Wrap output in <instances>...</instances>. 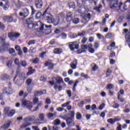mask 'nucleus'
I'll use <instances>...</instances> for the list:
<instances>
[{
  "label": "nucleus",
  "mask_w": 130,
  "mask_h": 130,
  "mask_svg": "<svg viewBox=\"0 0 130 130\" xmlns=\"http://www.w3.org/2000/svg\"><path fill=\"white\" fill-rule=\"evenodd\" d=\"M87 38L85 37H83L82 40L81 41V43H86L87 42Z\"/></svg>",
  "instance_id": "680f3d73"
},
{
  "label": "nucleus",
  "mask_w": 130,
  "mask_h": 130,
  "mask_svg": "<svg viewBox=\"0 0 130 130\" xmlns=\"http://www.w3.org/2000/svg\"><path fill=\"white\" fill-rule=\"evenodd\" d=\"M22 11L23 12H20L19 15L21 17H28L29 16V10H28L27 8H24L22 9Z\"/></svg>",
  "instance_id": "6e6552de"
},
{
  "label": "nucleus",
  "mask_w": 130,
  "mask_h": 130,
  "mask_svg": "<svg viewBox=\"0 0 130 130\" xmlns=\"http://www.w3.org/2000/svg\"><path fill=\"white\" fill-rule=\"evenodd\" d=\"M43 6V2L42 0H36V6L37 9H41Z\"/></svg>",
  "instance_id": "9b49d317"
},
{
  "label": "nucleus",
  "mask_w": 130,
  "mask_h": 130,
  "mask_svg": "<svg viewBox=\"0 0 130 130\" xmlns=\"http://www.w3.org/2000/svg\"><path fill=\"white\" fill-rule=\"evenodd\" d=\"M13 3L17 8H20L21 7V3H20L19 0H13Z\"/></svg>",
  "instance_id": "412c9836"
},
{
  "label": "nucleus",
  "mask_w": 130,
  "mask_h": 130,
  "mask_svg": "<svg viewBox=\"0 0 130 130\" xmlns=\"http://www.w3.org/2000/svg\"><path fill=\"white\" fill-rule=\"evenodd\" d=\"M69 8H73V9H75V3H70Z\"/></svg>",
  "instance_id": "5fc2aeb1"
},
{
  "label": "nucleus",
  "mask_w": 130,
  "mask_h": 130,
  "mask_svg": "<svg viewBox=\"0 0 130 130\" xmlns=\"http://www.w3.org/2000/svg\"><path fill=\"white\" fill-rule=\"evenodd\" d=\"M110 2L111 3V9L120 10V11H121V12H124V11H125V8H126V6H130V0L126 1L124 4L123 7L122 8H121V7H122V4L120 3V4H118L117 3V0H110Z\"/></svg>",
  "instance_id": "f257e3e1"
},
{
  "label": "nucleus",
  "mask_w": 130,
  "mask_h": 130,
  "mask_svg": "<svg viewBox=\"0 0 130 130\" xmlns=\"http://www.w3.org/2000/svg\"><path fill=\"white\" fill-rule=\"evenodd\" d=\"M110 74H111V70L109 69L107 71V77H109Z\"/></svg>",
  "instance_id": "0e129e2a"
},
{
  "label": "nucleus",
  "mask_w": 130,
  "mask_h": 130,
  "mask_svg": "<svg viewBox=\"0 0 130 130\" xmlns=\"http://www.w3.org/2000/svg\"><path fill=\"white\" fill-rule=\"evenodd\" d=\"M26 22L27 23L28 27V28H29V29H32V28H35V26L36 25H35L32 23H32V22H33V18H30L26 20Z\"/></svg>",
  "instance_id": "1a4fd4ad"
},
{
  "label": "nucleus",
  "mask_w": 130,
  "mask_h": 130,
  "mask_svg": "<svg viewBox=\"0 0 130 130\" xmlns=\"http://www.w3.org/2000/svg\"><path fill=\"white\" fill-rule=\"evenodd\" d=\"M117 130H122L121 128V125L120 124H118V126H117Z\"/></svg>",
  "instance_id": "774afa93"
},
{
  "label": "nucleus",
  "mask_w": 130,
  "mask_h": 130,
  "mask_svg": "<svg viewBox=\"0 0 130 130\" xmlns=\"http://www.w3.org/2000/svg\"><path fill=\"white\" fill-rule=\"evenodd\" d=\"M70 67L73 70H76V69H77V64H76L72 63L71 64Z\"/></svg>",
  "instance_id": "79ce46f5"
},
{
  "label": "nucleus",
  "mask_w": 130,
  "mask_h": 130,
  "mask_svg": "<svg viewBox=\"0 0 130 130\" xmlns=\"http://www.w3.org/2000/svg\"><path fill=\"white\" fill-rule=\"evenodd\" d=\"M92 71H93V72H95V71H96V70H98V66H97V64H92Z\"/></svg>",
  "instance_id": "473e14b6"
},
{
  "label": "nucleus",
  "mask_w": 130,
  "mask_h": 130,
  "mask_svg": "<svg viewBox=\"0 0 130 130\" xmlns=\"http://www.w3.org/2000/svg\"><path fill=\"white\" fill-rule=\"evenodd\" d=\"M35 72V70L32 69V67H29L28 68V72L27 73V76H30Z\"/></svg>",
  "instance_id": "4be33fe9"
},
{
  "label": "nucleus",
  "mask_w": 130,
  "mask_h": 130,
  "mask_svg": "<svg viewBox=\"0 0 130 130\" xmlns=\"http://www.w3.org/2000/svg\"><path fill=\"white\" fill-rule=\"evenodd\" d=\"M86 0H78L77 5L78 7H80V8L78 9V11H77V12H78L79 14H83L84 12H86V8L81 7H84L86 4Z\"/></svg>",
  "instance_id": "7ed1b4c3"
},
{
  "label": "nucleus",
  "mask_w": 130,
  "mask_h": 130,
  "mask_svg": "<svg viewBox=\"0 0 130 130\" xmlns=\"http://www.w3.org/2000/svg\"><path fill=\"white\" fill-rule=\"evenodd\" d=\"M44 94H46V90L36 92L34 96H35V97H36V96H41V95H43Z\"/></svg>",
  "instance_id": "4468645a"
},
{
  "label": "nucleus",
  "mask_w": 130,
  "mask_h": 130,
  "mask_svg": "<svg viewBox=\"0 0 130 130\" xmlns=\"http://www.w3.org/2000/svg\"><path fill=\"white\" fill-rule=\"evenodd\" d=\"M77 119H81L82 118V115L80 113L76 114Z\"/></svg>",
  "instance_id": "a18cd8bd"
},
{
  "label": "nucleus",
  "mask_w": 130,
  "mask_h": 130,
  "mask_svg": "<svg viewBox=\"0 0 130 130\" xmlns=\"http://www.w3.org/2000/svg\"><path fill=\"white\" fill-rule=\"evenodd\" d=\"M38 101H39L38 98H37V97L34 98V99H33L34 104H36V103H37Z\"/></svg>",
  "instance_id": "8fccbe9b"
},
{
  "label": "nucleus",
  "mask_w": 130,
  "mask_h": 130,
  "mask_svg": "<svg viewBox=\"0 0 130 130\" xmlns=\"http://www.w3.org/2000/svg\"><path fill=\"white\" fill-rule=\"evenodd\" d=\"M61 36L62 39H66V38H67V35L66 34H62Z\"/></svg>",
  "instance_id": "69168bd1"
},
{
  "label": "nucleus",
  "mask_w": 130,
  "mask_h": 130,
  "mask_svg": "<svg viewBox=\"0 0 130 130\" xmlns=\"http://www.w3.org/2000/svg\"><path fill=\"white\" fill-rule=\"evenodd\" d=\"M21 105L22 107H26L28 109H31L33 107V104L25 99L21 100Z\"/></svg>",
  "instance_id": "39448f33"
},
{
  "label": "nucleus",
  "mask_w": 130,
  "mask_h": 130,
  "mask_svg": "<svg viewBox=\"0 0 130 130\" xmlns=\"http://www.w3.org/2000/svg\"><path fill=\"white\" fill-rule=\"evenodd\" d=\"M73 12H68L67 13V16L66 18V20L68 21H71L72 20V17H73Z\"/></svg>",
  "instance_id": "f3484780"
},
{
  "label": "nucleus",
  "mask_w": 130,
  "mask_h": 130,
  "mask_svg": "<svg viewBox=\"0 0 130 130\" xmlns=\"http://www.w3.org/2000/svg\"><path fill=\"white\" fill-rule=\"evenodd\" d=\"M12 62H13V61L12 60H10L7 62V66L8 68H11V67H12Z\"/></svg>",
  "instance_id": "09e8293b"
},
{
  "label": "nucleus",
  "mask_w": 130,
  "mask_h": 130,
  "mask_svg": "<svg viewBox=\"0 0 130 130\" xmlns=\"http://www.w3.org/2000/svg\"><path fill=\"white\" fill-rule=\"evenodd\" d=\"M88 50L90 53H94V52H95V50L93 48L89 49Z\"/></svg>",
  "instance_id": "338daca9"
},
{
  "label": "nucleus",
  "mask_w": 130,
  "mask_h": 130,
  "mask_svg": "<svg viewBox=\"0 0 130 130\" xmlns=\"http://www.w3.org/2000/svg\"><path fill=\"white\" fill-rule=\"evenodd\" d=\"M35 44V41H33V40H30L28 43V45H32V44Z\"/></svg>",
  "instance_id": "bf43d9fd"
},
{
  "label": "nucleus",
  "mask_w": 130,
  "mask_h": 130,
  "mask_svg": "<svg viewBox=\"0 0 130 130\" xmlns=\"http://www.w3.org/2000/svg\"><path fill=\"white\" fill-rule=\"evenodd\" d=\"M54 89H55V90H58L59 91H61V90H62V86L59 85V86H57V84H55L54 86Z\"/></svg>",
  "instance_id": "c85d7f7f"
},
{
  "label": "nucleus",
  "mask_w": 130,
  "mask_h": 130,
  "mask_svg": "<svg viewBox=\"0 0 130 130\" xmlns=\"http://www.w3.org/2000/svg\"><path fill=\"white\" fill-rule=\"evenodd\" d=\"M10 111V108L7 107L5 108L4 109V113L6 114V115H7V116H9L10 117H12V116H14V114L16 113V110H12L10 112H9Z\"/></svg>",
  "instance_id": "423d86ee"
},
{
  "label": "nucleus",
  "mask_w": 130,
  "mask_h": 130,
  "mask_svg": "<svg viewBox=\"0 0 130 130\" xmlns=\"http://www.w3.org/2000/svg\"><path fill=\"white\" fill-rule=\"evenodd\" d=\"M102 8V5H100L99 7H95L94 8H93V9L95 11H96L97 12H100V9H101Z\"/></svg>",
  "instance_id": "e433bc0d"
},
{
  "label": "nucleus",
  "mask_w": 130,
  "mask_h": 130,
  "mask_svg": "<svg viewBox=\"0 0 130 130\" xmlns=\"http://www.w3.org/2000/svg\"><path fill=\"white\" fill-rule=\"evenodd\" d=\"M100 45V44H99V43H98L97 42H94V47L95 48H99Z\"/></svg>",
  "instance_id": "864d4df0"
},
{
  "label": "nucleus",
  "mask_w": 130,
  "mask_h": 130,
  "mask_svg": "<svg viewBox=\"0 0 130 130\" xmlns=\"http://www.w3.org/2000/svg\"><path fill=\"white\" fill-rule=\"evenodd\" d=\"M53 124H54V125H59V124H60V120L58 119H55L53 121Z\"/></svg>",
  "instance_id": "cd10ccee"
},
{
  "label": "nucleus",
  "mask_w": 130,
  "mask_h": 130,
  "mask_svg": "<svg viewBox=\"0 0 130 130\" xmlns=\"http://www.w3.org/2000/svg\"><path fill=\"white\" fill-rule=\"evenodd\" d=\"M36 26H40V30L42 31V30H43V28L44 27V24H43L41 22L39 21L37 22Z\"/></svg>",
  "instance_id": "aec40b11"
},
{
  "label": "nucleus",
  "mask_w": 130,
  "mask_h": 130,
  "mask_svg": "<svg viewBox=\"0 0 130 130\" xmlns=\"http://www.w3.org/2000/svg\"><path fill=\"white\" fill-rule=\"evenodd\" d=\"M111 37H112V35L110 33H108L106 36V38H108V39H110Z\"/></svg>",
  "instance_id": "3c124183"
},
{
  "label": "nucleus",
  "mask_w": 130,
  "mask_h": 130,
  "mask_svg": "<svg viewBox=\"0 0 130 130\" xmlns=\"http://www.w3.org/2000/svg\"><path fill=\"white\" fill-rule=\"evenodd\" d=\"M71 117H68L66 119L67 125L68 126H75V122H74V116H75V112H71L69 114Z\"/></svg>",
  "instance_id": "20e7f679"
},
{
  "label": "nucleus",
  "mask_w": 130,
  "mask_h": 130,
  "mask_svg": "<svg viewBox=\"0 0 130 130\" xmlns=\"http://www.w3.org/2000/svg\"><path fill=\"white\" fill-rule=\"evenodd\" d=\"M20 34L16 32H10L8 35V37L10 40L12 41H15L17 38L20 37Z\"/></svg>",
  "instance_id": "0eeeda50"
},
{
  "label": "nucleus",
  "mask_w": 130,
  "mask_h": 130,
  "mask_svg": "<svg viewBox=\"0 0 130 130\" xmlns=\"http://www.w3.org/2000/svg\"><path fill=\"white\" fill-rule=\"evenodd\" d=\"M11 125V121H9L8 123H5L4 125L1 127V128H3L4 129H7V128L10 127Z\"/></svg>",
  "instance_id": "a211bd4d"
},
{
  "label": "nucleus",
  "mask_w": 130,
  "mask_h": 130,
  "mask_svg": "<svg viewBox=\"0 0 130 130\" xmlns=\"http://www.w3.org/2000/svg\"><path fill=\"white\" fill-rule=\"evenodd\" d=\"M61 52H62V49L60 48H56L54 50V53H55L56 54H60Z\"/></svg>",
  "instance_id": "5701e85b"
},
{
  "label": "nucleus",
  "mask_w": 130,
  "mask_h": 130,
  "mask_svg": "<svg viewBox=\"0 0 130 130\" xmlns=\"http://www.w3.org/2000/svg\"><path fill=\"white\" fill-rule=\"evenodd\" d=\"M3 20L5 22L11 23V22L14 20V18L12 16H4L3 17Z\"/></svg>",
  "instance_id": "f8f14e48"
},
{
  "label": "nucleus",
  "mask_w": 130,
  "mask_h": 130,
  "mask_svg": "<svg viewBox=\"0 0 130 130\" xmlns=\"http://www.w3.org/2000/svg\"><path fill=\"white\" fill-rule=\"evenodd\" d=\"M91 109H92V110H95L97 109V106H96V105H95V104H93L91 106Z\"/></svg>",
  "instance_id": "13d9d810"
},
{
  "label": "nucleus",
  "mask_w": 130,
  "mask_h": 130,
  "mask_svg": "<svg viewBox=\"0 0 130 130\" xmlns=\"http://www.w3.org/2000/svg\"><path fill=\"white\" fill-rule=\"evenodd\" d=\"M78 84H79V81L77 80L74 85H73V91L74 92H75L76 91V88H77V86H78Z\"/></svg>",
  "instance_id": "7c9ffc66"
},
{
  "label": "nucleus",
  "mask_w": 130,
  "mask_h": 130,
  "mask_svg": "<svg viewBox=\"0 0 130 130\" xmlns=\"http://www.w3.org/2000/svg\"><path fill=\"white\" fill-rule=\"evenodd\" d=\"M19 78L21 80H25V79H27V77L25 73L22 72L19 74Z\"/></svg>",
  "instance_id": "6ab92c4d"
},
{
  "label": "nucleus",
  "mask_w": 130,
  "mask_h": 130,
  "mask_svg": "<svg viewBox=\"0 0 130 130\" xmlns=\"http://www.w3.org/2000/svg\"><path fill=\"white\" fill-rule=\"evenodd\" d=\"M89 3H91V4H94V5H96L97 4V2H98V0H89Z\"/></svg>",
  "instance_id": "4d7b16f0"
},
{
  "label": "nucleus",
  "mask_w": 130,
  "mask_h": 130,
  "mask_svg": "<svg viewBox=\"0 0 130 130\" xmlns=\"http://www.w3.org/2000/svg\"><path fill=\"white\" fill-rule=\"evenodd\" d=\"M41 16H42L41 12H38L36 15V18L37 19H40V18H41Z\"/></svg>",
  "instance_id": "c9c22d12"
},
{
  "label": "nucleus",
  "mask_w": 130,
  "mask_h": 130,
  "mask_svg": "<svg viewBox=\"0 0 130 130\" xmlns=\"http://www.w3.org/2000/svg\"><path fill=\"white\" fill-rule=\"evenodd\" d=\"M63 108H61V107H59L58 108L56 109V111H58L59 112H61V111H63Z\"/></svg>",
  "instance_id": "6e6d98bb"
},
{
  "label": "nucleus",
  "mask_w": 130,
  "mask_h": 130,
  "mask_svg": "<svg viewBox=\"0 0 130 130\" xmlns=\"http://www.w3.org/2000/svg\"><path fill=\"white\" fill-rule=\"evenodd\" d=\"M47 116H48V118H52V117H53V116H54V114L51 113H49L47 114Z\"/></svg>",
  "instance_id": "c03bdc74"
},
{
  "label": "nucleus",
  "mask_w": 130,
  "mask_h": 130,
  "mask_svg": "<svg viewBox=\"0 0 130 130\" xmlns=\"http://www.w3.org/2000/svg\"><path fill=\"white\" fill-rule=\"evenodd\" d=\"M46 79H47V77L45 75H42L40 79V80L41 81V82H46Z\"/></svg>",
  "instance_id": "c756f323"
},
{
  "label": "nucleus",
  "mask_w": 130,
  "mask_h": 130,
  "mask_svg": "<svg viewBox=\"0 0 130 130\" xmlns=\"http://www.w3.org/2000/svg\"><path fill=\"white\" fill-rule=\"evenodd\" d=\"M21 64L22 66V67H26L27 66V63L25 61H22Z\"/></svg>",
  "instance_id": "052dcab7"
},
{
  "label": "nucleus",
  "mask_w": 130,
  "mask_h": 130,
  "mask_svg": "<svg viewBox=\"0 0 130 130\" xmlns=\"http://www.w3.org/2000/svg\"><path fill=\"white\" fill-rule=\"evenodd\" d=\"M107 88L109 90H111L112 89H114V85H113V84H108Z\"/></svg>",
  "instance_id": "f704fd0d"
},
{
  "label": "nucleus",
  "mask_w": 130,
  "mask_h": 130,
  "mask_svg": "<svg viewBox=\"0 0 130 130\" xmlns=\"http://www.w3.org/2000/svg\"><path fill=\"white\" fill-rule=\"evenodd\" d=\"M70 103H71L70 102H67L66 103H64L63 104H62L61 105V107H67V106L68 107L69 105H70Z\"/></svg>",
  "instance_id": "a19ab883"
},
{
  "label": "nucleus",
  "mask_w": 130,
  "mask_h": 130,
  "mask_svg": "<svg viewBox=\"0 0 130 130\" xmlns=\"http://www.w3.org/2000/svg\"><path fill=\"white\" fill-rule=\"evenodd\" d=\"M31 83H32V80L30 79L27 80L26 81L27 85H31Z\"/></svg>",
  "instance_id": "e2e57ef3"
},
{
  "label": "nucleus",
  "mask_w": 130,
  "mask_h": 130,
  "mask_svg": "<svg viewBox=\"0 0 130 130\" xmlns=\"http://www.w3.org/2000/svg\"><path fill=\"white\" fill-rule=\"evenodd\" d=\"M29 51L31 53H34L35 52H36V49L31 47L30 48Z\"/></svg>",
  "instance_id": "603ef678"
},
{
  "label": "nucleus",
  "mask_w": 130,
  "mask_h": 130,
  "mask_svg": "<svg viewBox=\"0 0 130 130\" xmlns=\"http://www.w3.org/2000/svg\"><path fill=\"white\" fill-rule=\"evenodd\" d=\"M105 107V104H102L99 107V110H102L103 108Z\"/></svg>",
  "instance_id": "de8ad7c7"
},
{
  "label": "nucleus",
  "mask_w": 130,
  "mask_h": 130,
  "mask_svg": "<svg viewBox=\"0 0 130 130\" xmlns=\"http://www.w3.org/2000/svg\"><path fill=\"white\" fill-rule=\"evenodd\" d=\"M5 40H6L5 38H1V41H0V43H2V42H3L2 44H3V47H8L9 44L6 45V43L4 42V41H5Z\"/></svg>",
  "instance_id": "393cba45"
},
{
  "label": "nucleus",
  "mask_w": 130,
  "mask_h": 130,
  "mask_svg": "<svg viewBox=\"0 0 130 130\" xmlns=\"http://www.w3.org/2000/svg\"><path fill=\"white\" fill-rule=\"evenodd\" d=\"M32 63H37L38 61H39V59L38 58H36V59H34L31 60Z\"/></svg>",
  "instance_id": "4c0bfd02"
},
{
  "label": "nucleus",
  "mask_w": 130,
  "mask_h": 130,
  "mask_svg": "<svg viewBox=\"0 0 130 130\" xmlns=\"http://www.w3.org/2000/svg\"><path fill=\"white\" fill-rule=\"evenodd\" d=\"M55 80L57 84H61V83H63V79L60 76H57L55 78Z\"/></svg>",
  "instance_id": "2eb2a0df"
},
{
  "label": "nucleus",
  "mask_w": 130,
  "mask_h": 130,
  "mask_svg": "<svg viewBox=\"0 0 130 130\" xmlns=\"http://www.w3.org/2000/svg\"><path fill=\"white\" fill-rule=\"evenodd\" d=\"M39 118H40L41 121H44V120L45 119V116L44 114H43V113L40 114L39 115Z\"/></svg>",
  "instance_id": "bb28decb"
},
{
  "label": "nucleus",
  "mask_w": 130,
  "mask_h": 130,
  "mask_svg": "<svg viewBox=\"0 0 130 130\" xmlns=\"http://www.w3.org/2000/svg\"><path fill=\"white\" fill-rule=\"evenodd\" d=\"M80 22V19L78 18H75L73 19V23L74 24H78Z\"/></svg>",
  "instance_id": "72a5a7b5"
},
{
  "label": "nucleus",
  "mask_w": 130,
  "mask_h": 130,
  "mask_svg": "<svg viewBox=\"0 0 130 130\" xmlns=\"http://www.w3.org/2000/svg\"><path fill=\"white\" fill-rule=\"evenodd\" d=\"M112 47H115V42H112L111 45L108 46V50H112Z\"/></svg>",
  "instance_id": "a878e982"
},
{
  "label": "nucleus",
  "mask_w": 130,
  "mask_h": 130,
  "mask_svg": "<svg viewBox=\"0 0 130 130\" xmlns=\"http://www.w3.org/2000/svg\"><path fill=\"white\" fill-rule=\"evenodd\" d=\"M9 79V76H8L7 75H4L2 76V80H8Z\"/></svg>",
  "instance_id": "37998d69"
},
{
  "label": "nucleus",
  "mask_w": 130,
  "mask_h": 130,
  "mask_svg": "<svg viewBox=\"0 0 130 130\" xmlns=\"http://www.w3.org/2000/svg\"><path fill=\"white\" fill-rule=\"evenodd\" d=\"M15 64L17 66H20V62L19 61V59L18 58H16L14 60Z\"/></svg>",
  "instance_id": "49530a36"
},
{
  "label": "nucleus",
  "mask_w": 130,
  "mask_h": 130,
  "mask_svg": "<svg viewBox=\"0 0 130 130\" xmlns=\"http://www.w3.org/2000/svg\"><path fill=\"white\" fill-rule=\"evenodd\" d=\"M76 44H77V42H74L70 43L69 44V48L70 49H71V50H72V51L75 50V46H76Z\"/></svg>",
  "instance_id": "ddd939ff"
},
{
  "label": "nucleus",
  "mask_w": 130,
  "mask_h": 130,
  "mask_svg": "<svg viewBox=\"0 0 130 130\" xmlns=\"http://www.w3.org/2000/svg\"><path fill=\"white\" fill-rule=\"evenodd\" d=\"M45 65L46 66H49V70H53V63H51L50 61H48L45 63Z\"/></svg>",
  "instance_id": "dca6fc26"
},
{
  "label": "nucleus",
  "mask_w": 130,
  "mask_h": 130,
  "mask_svg": "<svg viewBox=\"0 0 130 130\" xmlns=\"http://www.w3.org/2000/svg\"><path fill=\"white\" fill-rule=\"evenodd\" d=\"M96 36H97L98 39H99V40L103 39V38H104V37L100 34H97Z\"/></svg>",
  "instance_id": "58836bf2"
},
{
  "label": "nucleus",
  "mask_w": 130,
  "mask_h": 130,
  "mask_svg": "<svg viewBox=\"0 0 130 130\" xmlns=\"http://www.w3.org/2000/svg\"><path fill=\"white\" fill-rule=\"evenodd\" d=\"M108 122H109V123H111V124H113V123H114V122H115V121H117V119L116 118H114V119H108L107 120Z\"/></svg>",
  "instance_id": "b1692460"
},
{
  "label": "nucleus",
  "mask_w": 130,
  "mask_h": 130,
  "mask_svg": "<svg viewBox=\"0 0 130 130\" xmlns=\"http://www.w3.org/2000/svg\"><path fill=\"white\" fill-rule=\"evenodd\" d=\"M29 125H31V123H28V124H23L20 126L21 129H23L24 128H26L27 126H29Z\"/></svg>",
  "instance_id": "2f4dec72"
},
{
  "label": "nucleus",
  "mask_w": 130,
  "mask_h": 130,
  "mask_svg": "<svg viewBox=\"0 0 130 130\" xmlns=\"http://www.w3.org/2000/svg\"><path fill=\"white\" fill-rule=\"evenodd\" d=\"M43 16L44 17V18H46L47 23H49V24H52V23H53L54 26H57V25L59 24V20L57 19L54 20V18H53L52 15L46 14V11H45L43 14Z\"/></svg>",
  "instance_id": "f03ea898"
},
{
  "label": "nucleus",
  "mask_w": 130,
  "mask_h": 130,
  "mask_svg": "<svg viewBox=\"0 0 130 130\" xmlns=\"http://www.w3.org/2000/svg\"><path fill=\"white\" fill-rule=\"evenodd\" d=\"M90 100H85L82 102H81V104L84 105V104H87V103H89L90 102Z\"/></svg>",
  "instance_id": "ea45409f"
},
{
  "label": "nucleus",
  "mask_w": 130,
  "mask_h": 130,
  "mask_svg": "<svg viewBox=\"0 0 130 130\" xmlns=\"http://www.w3.org/2000/svg\"><path fill=\"white\" fill-rule=\"evenodd\" d=\"M86 49H88V45H82L81 46V50H78L77 51V53L80 54L82 53V52H86Z\"/></svg>",
  "instance_id": "9d476101"
}]
</instances>
